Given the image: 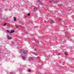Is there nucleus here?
Here are the masks:
<instances>
[{
	"label": "nucleus",
	"mask_w": 74,
	"mask_h": 74,
	"mask_svg": "<svg viewBox=\"0 0 74 74\" xmlns=\"http://www.w3.org/2000/svg\"><path fill=\"white\" fill-rule=\"evenodd\" d=\"M23 59H25V57H22Z\"/></svg>",
	"instance_id": "6"
},
{
	"label": "nucleus",
	"mask_w": 74,
	"mask_h": 74,
	"mask_svg": "<svg viewBox=\"0 0 74 74\" xmlns=\"http://www.w3.org/2000/svg\"><path fill=\"white\" fill-rule=\"evenodd\" d=\"M27 55V52H26V53H25V55H24V56H26V55Z\"/></svg>",
	"instance_id": "5"
},
{
	"label": "nucleus",
	"mask_w": 74,
	"mask_h": 74,
	"mask_svg": "<svg viewBox=\"0 0 74 74\" xmlns=\"http://www.w3.org/2000/svg\"><path fill=\"white\" fill-rule=\"evenodd\" d=\"M15 26H16V27H18V26H16V25H15Z\"/></svg>",
	"instance_id": "14"
},
{
	"label": "nucleus",
	"mask_w": 74,
	"mask_h": 74,
	"mask_svg": "<svg viewBox=\"0 0 74 74\" xmlns=\"http://www.w3.org/2000/svg\"><path fill=\"white\" fill-rule=\"evenodd\" d=\"M50 23H54V21L52 20H51L50 21Z\"/></svg>",
	"instance_id": "3"
},
{
	"label": "nucleus",
	"mask_w": 74,
	"mask_h": 74,
	"mask_svg": "<svg viewBox=\"0 0 74 74\" xmlns=\"http://www.w3.org/2000/svg\"><path fill=\"white\" fill-rule=\"evenodd\" d=\"M28 71L29 72H30V71H31V70H30V69H29L28 70Z\"/></svg>",
	"instance_id": "8"
},
{
	"label": "nucleus",
	"mask_w": 74,
	"mask_h": 74,
	"mask_svg": "<svg viewBox=\"0 0 74 74\" xmlns=\"http://www.w3.org/2000/svg\"><path fill=\"white\" fill-rule=\"evenodd\" d=\"M7 38L8 39V40H11V37L9 36V35H7Z\"/></svg>",
	"instance_id": "1"
},
{
	"label": "nucleus",
	"mask_w": 74,
	"mask_h": 74,
	"mask_svg": "<svg viewBox=\"0 0 74 74\" xmlns=\"http://www.w3.org/2000/svg\"><path fill=\"white\" fill-rule=\"evenodd\" d=\"M14 32V31L13 30H11V32H10L9 33H13Z\"/></svg>",
	"instance_id": "2"
},
{
	"label": "nucleus",
	"mask_w": 74,
	"mask_h": 74,
	"mask_svg": "<svg viewBox=\"0 0 74 74\" xmlns=\"http://www.w3.org/2000/svg\"><path fill=\"white\" fill-rule=\"evenodd\" d=\"M22 25H23V24Z\"/></svg>",
	"instance_id": "19"
},
{
	"label": "nucleus",
	"mask_w": 74,
	"mask_h": 74,
	"mask_svg": "<svg viewBox=\"0 0 74 74\" xmlns=\"http://www.w3.org/2000/svg\"><path fill=\"white\" fill-rule=\"evenodd\" d=\"M50 3H51V2H50Z\"/></svg>",
	"instance_id": "18"
},
{
	"label": "nucleus",
	"mask_w": 74,
	"mask_h": 74,
	"mask_svg": "<svg viewBox=\"0 0 74 74\" xmlns=\"http://www.w3.org/2000/svg\"><path fill=\"white\" fill-rule=\"evenodd\" d=\"M14 21H16V18L15 17H14Z\"/></svg>",
	"instance_id": "4"
},
{
	"label": "nucleus",
	"mask_w": 74,
	"mask_h": 74,
	"mask_svg": "<svg viewBox=\"0 0 74 74\" xmlns=\"http://www.w3.org/2000/svg\"><path fill=\"white\" fill-rule=\"evenodd\" d=\"M59 54H60L59 53H58V55H59Z\"/></svg>",
	"instance_id": "17"
},
{
	"label": "nucleus",
	"mask_w": 74,
	"mask_h": 74,
	"mask_svg": "<svg viewBox=\"0 0 74 74\" xmlns=\"http://www.w3.org/2000/svg\"><path fill=\"white\" fill-rule=\"evenodd\" d=\"M35 11H37V9L35 8L34 9Z\"/></svg>",
	"instance_id": "9"
},
{
	"label": "nucleus",
	"mask_w": 74,
	"mask_h": 74,
	"mask_svg": "<svg viewBox=\"0 0 74 74\" xmlns=\"http://www.w3.org/2000/svg\"><path fill=\"white\" fill-rule=\"evenodd\" d=\"M38 3H40V1H38Z\"/></svg>",
	"instance_id": "16"
},
{
	"label": "nucleus",
	"mask_w": 74,
	"mask_h": 74,
	"mask_svg": "<svg viewBox=\"0 0 74 74\" xmlns=\"http://www.w3.org/2000/svg\"><path fill=\"white\" fill-rule=\"evenodd\" d=\"M7 32H8V33H10V32H9V31L8 30H7Z\"/></svg>",
	"instance_id": "10"
},
{
	"label": "nucleus",
	"mask_w": 74,
	"mask_h": 74,
	"mask_svg": "<svg viewBox=\"0 0 74 74\" xmlns=\"http://www.w3.org/2000/svg\"><path fill=\"white\" fill-rule=\"evenodd\" d=\"M5 25H6V23L4 24V26H5Z\"/></svg>",
	"instance_id": "12"
},
{
	"label": "nucleus",
	"mask_w": 74,
	"mask_h": 74,
	"mask_svg": "<svg viewBox=\"0 0 74 74\" xmlns=\"http://www.w3.org/2000/svg\"><path fill=\"white\" fill-rule=\"evenodd\" d=\"M72 16V17L73 18H74V15Z\"/></svg>",
	"instance_id": "11"
},
{
	"label": "nucleus",
	"mask_w": 74,
	"mask_h": 74,
	"mask_svg": "<svg viewBox=\"0 0 74 74\" xmlns=\"http://www.w3.org/2000/svg\"><path fill=\"white\" fill-rule=\"evenodd\" d=\"M40 4H42V3H41Z\"/></svg>",
	"instance_id": "15"
},
{
	"label": "nucleus",
	"mask_w": 74,
	"mask_h": 74,
	"mask_svg": "<svg viewBox=\"0 0 74 74\" xmlns=\"http://www.w3.org/2000/svg\"><path fill=\"white\" fill-rule=\"evenodd\" d=\"M65 55H66V56H67V55H68V54H67V53H65Z\"/></svg>",
	"instance_id": "7"
},
{
	"label": "nucleus",
	"mask_w": 74,
	"mask_h": 74,
	"mask_svg": "<svg viewBox=\"0 0 74 74\" xmlns=\"http://www.w3.org/2000/svg\"><path fill=\"white\" fill-rule=\"evenodd\" d=\"M28 16H30V14H28Z\"/></svg>",
	"instance_id": "13"
}]
</instances>
